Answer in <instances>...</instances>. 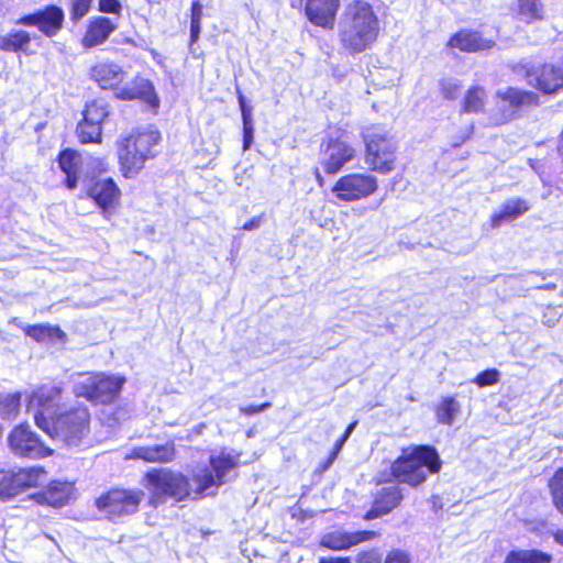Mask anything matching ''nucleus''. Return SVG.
<instances>
[{
	"label": "nucleus",
	"mask_w": 563,
	"mask_h": 563,
	"mask_svg": "<svg viewBox=\"0 0 563 563\" xmlns=\"http://www.w3.org/2000/svg\"><path fill=\"white\" fill-rule=\"evenodd\" d=\"M378 32V18L368 2L355 0L345 5L338 23V35L349 54H360L371 48Z\"/></svg>",
	"instance_id": "nucleus-1"
},
{
	"label": "nucleus",
	"mask_w": 563,
	"mask_h": 563,
	"mask_svg": "<svg viewBox=\"0 0 563 563\" xmlns=\"http://www.w3.org/2000/svg\"><path fill=\"white\" fill-rule=\"evenodd\" d=\"M441 461L437 450L428 445H417L405 450L391 464V474L400 483L418 486L429 473H438Z\"/></svg>",
	"instance_id": "nucleus-2"
},
{
	"label": "nucleus",
	"mask_w": 563,
	"mask_h": 563,
	"mask_svg": "<svg viewBox=\"0 0 563 563\" xmlns=\"http://www.w3.org/2000/svg\"><path fill=\"white\" fill-rule=\"evenodd\" d=\"M239 455L221 452L219 455H210V470H201L195 474L191 483L183 475L178 474V500L183 498L185 490L186 497L194 499L209 495V489L219 487L228 481L229 474L236 467ZM213 494V492H211Z\"/></svg>",
	"instance_id": "nucleus-3"
},
{
	"label": "nucleus",
	"mask_w": 563,
	"mask_h": 563,
	"mask_svg": "<svg viewBox=\"0 0 563 563\" xmlns=\"http://www.w3.org/2000/svg\"><path fill=\"white\" fill-rule=\"evenodd\" d=\"M159 140V132L150 126L119 141L118 154L125 177L137 174L144 163L155 155L154 147Z\"/></svg>",
	"instance_id": "nucleus-4"
},
{
	"label": "nucleus",
	"mask_w": 563,
	"mask_h": 563,
	"mask_svg": "<svg viewBox=\"0 0 563 563\" xmlns=\"http://www.w3.org/2000/svg\"><path fill=\"white\" fill-rule=\"evenodd\" d=\"M125 383V377L103 373L78 374L74 384L77 397H84L97 404H110L115 400Z\"/></svg>",
	"instance_id": "nucleus-5"
},
{
	"label": "nucleus",
	"mask_w": 563,
	"mask_h": 563,
	"mask_svg": "<svg viewBox=\"0 0 563 563\" xmlns=\"http://www.w3.org/2000/svg\"><path fill=\"white\" fill-rule=\"evenodd\" d=\"M62 401V388L45 384L27 396L26 409L33 415L36 426L51 434L52 422L58 417Z\"/></svg>",
	"instance_id": "nucleus-6"
},
{
	"label": "nucleus",
	"mask_w": 563,
	"mask_h": 563,
	"mask_svg": "<svg viewBox=\"0 0 563 563\" xmlns=\"http://www.w3.org/2000/svg\"><path fill=\"white\" fill-rule=\"evenodd\" d=\"M90 415L84 405L70 407L52 422L51 438H57L68 446H77L89 433Z\"/></svg>",
	"instance_id": "nucleus-7"
},
{
	"label": "nucleus",
	"mask_w": 563,
	"mask_h": 563,
	"mask_svg": "<svg viewBox=\"0 0 563 563\" xmlns=\"http://www.w3.org/2000/svg\"><path fill=\"white\" fill-rule=\"evenodd\" d=\"M143 497L144 493L142 490L117 488L97 498L96 506L110 520L117 521L134 514Z\"/></svg>",
	"instance_id": "nucleus-8"
},
{
	"label": "nucleus",
	"mask_w": 563,
	"mask_h": 563,
	"mask_svg": "<svg viewBox=\"0 0 563 563\" xmlns=\"http://www.w3.org/2000/svg\"><path fill=\"white\" fill-rule=\"evenodd\" d=\"M364 141L366 144L365 162L373 170L382 174L391 172L395 166V142L382 134L377 129H368L364 133Z\"/></svg>",
	"instance_id": "nucleus-9"
},
{
	"label": "nucleus",
	"mask_w": 563,
	"mask_h": 563,
	"mask_svg": "<svg viewBox=\"0 0 563 563\" xmlns=\"http://www.w3.org/2000/svg\"><path fill=\"white\" fill-rule=\"evenodd\" d=\"M109 113V104L103 99H93L86 103L82 111V119L76 128L80 143H101L102 125Z\"/></svg>",
	"instance_id": "nucleus-10"
},
{
	"label": "nucleus",
	"mask_w": 563,
	"mask_h": 563,
	"mask_svg": "<svg viewBox=\"0 0 563 563\" xmlns=\"http://www.w3.org/2000/svg\"><path fill=\"white\" fill-rule=\"evenodd\" d=\"M65 21L64 10L56 4H48L34 12L20 16L15 24L23 26H35L47 37L56 36L63 29Z\"/></svg>",
	"instance_id": "nucleus-11"
},
{
	"label": "nucleus",
	"mask_w": 563,
	"mask_h": 563,
	"mask_svg": "<svg viewBox=\"0 0 563 563\" xmlns=\"http://www.w3.org/2000/svg\"><path fill=\"white\" fill-rule=\"evenodd\" d=\"M377 189L376 177L368 174H349L335 183L332 191L343 201H355L373 195Z\"/></svg>",
	"instance_id": "nucleus-12"
},
{
	"label": "nucleus",
	"mask_w": 563,
	"mask_h": 563,
	"mask_svg": "<svg viewBox=\"0 0 563 563\" xmlns=\"http://www.w3.org/2000/svg\"><path fill=\"white\" fill-rule=\"evenodd\" d=\"M8 442L11 451L19 456L40 459L52 454L27 424L16 426L10 432Z\"/></svg>",
	"instance_id": "nucleus-13"
},
{
	"label": "nucleus",
	"mask_w": 563,
	"mask_h": 563,
	"mask_svg": "<svg viewBox=\"0 0 563 563\" xmlns=\"http://www.w3.org/2000/svg\"><path fill=\"white\" fill-rule=\"evenodd\" d=\"M355 157V150L340 139H330L321 144L320 165L327 174H336Z\"/></svg>",
	"instance_id": "nucleus-14"
},
{
	"label": "nucleus",
	"mask_w": 563,
	"mask_h": 563,
	"mask_svg": "<svg viewBox=\"0 0 563 563\" xmlns=\"http://www.w3.org/2000/svg\"><path fill=\"white\" fill-rule=\"evenodd\" d=\"M45 471L42 467L20 468L15 473L5 471V488L8 500L29 487H36L45 481Z\"/></svg>",
	"instance_id": "nucleus-15"
},
{
	"label": "nucleus",
	"mask_w": 563,
	"mask_h": 563,
	"mask_svg": "<svg viewBox=\"0 0 563 563\" xmlns=\"http://www.w3.org/2000/svg\"><path fill=\"white\" fill-rule=\"evenodd\" d=\"M114 96L121 100L140 99L151 108L158 107V98L154 91L153 84L143 77H135L132 81L118 85Z\"/></svg>",
	"instance_id": "nucleus-16"
},
{
	"label": "nucleus",
	"mask_w": 563,
	"mask_h": 563,
	"mask_svg": "<svg viewBox=\"0 0 563 563\" xmlns=\"http://www.w3.org/2000/svg\"><path fill=\"white\" fill-rule=\"evenodd\" d=\"M530 85L544 93H553L563 88V60L562 65L545 64L540 69L528 73Z\"/></svg>",
	"instance_id": "nucleus-17"
},
{
	"label": "nucleus",
	"mask_w": 563,
	"mask_h": 563,
	"mask_svg": "<svg viewBox=\"0 0 563 563\" xmlns=\"http://www.w3.org/2000/svg\"><path fill=\"white\" fill-rule=\"evenodd\" d=\"M117 27L118 25L110 18L102 15L91 18L81 38L82 47L92 48L103 44Z\"/></svg>",
	"instance_id": "nucleus-18"
},
{
	"label": "nucleus",
	"mask_w": 563,
	"mask_h": 563,
	"mask_svg": "<svg viewBox=\"0 0 563 563\" xmlns=\"http://www.w3.org/2000/svg\"><path fill=\"white\" fill-rule=\"evenodd\" d=\"M340 0H307L306 14L316 25L332 29Z\"/></svg>",
	"instance_id": "nucleus-19"
},
{
	"label": "nucleus",
	"mask_w": 563,
	"mask_h": 563,
	"mask_svg": "<svg viewBox=\"0 0 563 563\" xmlns=\"http://www.w3.org/2000/svg\"><path fill=\"white\" fill-rule=\"evenodd\" d=\"M376 537L375 531H333L325 534L321 540V545L331 550H346L353 545L362 543L364 541L372 540Z\"/></svg>",
	"instance_id": "nucleus-20"
},
{
	"label": "nucleus",
	"mask_w": 563,
	"mask_h": 563,
	"mask_svg": "<svg viewBox=\"0 0 563 563\" xmlns=\"http://www.w3.org/2000/svg\"><path fill=\"white\" fill-rule=\"evenodd\" d=\"M120 195L121 191L112 178L98 179L88 189V196L103 211L113 208Z\"/></svg>",
	"instance_id": "nucleus-21"
},
{
	"label": "nucleus",
	"mask_w": 563,
	"mask_h": 563,
	"mask_svg": "<svg viewBox=\"0 0 563 563\" xmlns=\"http://www.w3.org/2000/svg\"><path fill=\"white\" fill-rule=\"evenodd\" d=\"M401 500L402 494L398 486L393 485L384 487L377 493L372 508L366 512L364 518L372 520L387 515L398 507Z\"/></svg>",
	"instance_id": "nucleus-22"
},
{
	"label": "nucleus",
	"mask_w": 563,
	"mask_h": 563,
	"mask_svg": "<svg viewBox=\"0 0 563 563\" xmlns=\"http://www.w3.org/2000/svg\"><path fill=\"white\" fill-rule=\"evenodd\" d=\"M90 77L102 88L113 89L122 84L124 71L121 66L114 63H98L90 69Z\"/></svg>",
	"instance_id": "nucleus-23"
},
{
	"label": "nucleus",
	"mask_w": 563,
	"mask_h": 563,
	"mask_svg": "<svg viewBox=\"0 0 563 563\" xmlns=\"http://www.w3.org/2000/svg\"><path fill=\"white\" fill-rule=\"evenodd\" d=\"M146 486L155 496L176 495V476L166 468L152 470L145 475Z\"/></svg>",
	"instance_id": "nucleus-24"
},
{
	"label": "nucleus",
	"mask_w": 563,
	"mask_h": 563,
	"mask_svg": "<svg viewBox=\"0 0 563 563\" xmlns=\"http://www.w3.org/2000/svg\"><path fill=\"white\" fill-rule=\"evenodd\" d=\"M448 44L462 52H478L493 47L495 42L484 38L478 32L462 30L452 35Z\"/></svg>",
	"instance_id": "nucleus-25"
},
{
	"label": "nucleus",
	"mask_w": 563,
	"mask_h": 563,
	"mask_svg": "<svg viewBox=\"0 0 563 563\" xmlns=\"http://www.w3.org/2000/svg\"><path fill=\"white\" fill-rule=\"evenodd\" d=\"M175 448L173 443L156 444L152 446L133 448L126 459H140L145 462H167L173 460Z\"/></svg>",
	"instance_id": "nucleus-26"
},
{
	"label": "nucleus",
	"mask_w": 563,
	"mask_h": 563,
	"mask_svg": "<svg viewBox=\"0 0 563 563\" xmlns=\"http://www.w3.org/2000/svg\"><path fill=\"white\" fill-rule=\"evenodd\" d=\"M530 210V205L522 198L507 199L500 207V210L492 214V225L500 227L504 222L518 219Z\"/></svg>",
	"instance_id": "nucleus-27"
},
{
	"label": "nucleus",
	"mask_w": 563,
	"mask_h": 563,
	"mask_svg": "<svg viewBox=\"0 0 563 563\" xmlns=\"http://www.w3.org/2000/svg\"><path fill=\"white\" fill-rule=\"evenodd\" d=\"M71 485L66 482H53L45 490L35 495L38 504H45L55 508L63 507L70 498Z\"/></svg>",
	"instance_id": "nucleus-28"
},
{
	"label": "nucleus",
	"mask_w": 563,
	"mask_h": 563,
	"mask_svg": "<svg viewBox=\"0 0 563 563\" xmlns=\"http://www.w3.org/2000/svg\"><path fill=\"white\" fill-rule=\"evenodd\" d=\"M79 155L70 148H66L59 153L58 165L66 175L65 184L68 189H75L77 187L79 179Z\"/></svg>",
	"instance_id": "nucleus-29"
},
{
	"label": "nucleus",
	"mask_w": 563,
	"mask_h": 563,
	"mask_svg": "<svg viewBox=\"0 0 563 563\" xmlns=\"http://www.w3.org/2000/svg\"><path fill=\"white\" fill-rule=\"evenodd\" d=\"M25 332L37 342L64 343L66 341V333L57 325H29Z\"/></svg>",
	"instance_id": "nucleus-30"
},
{
	"label": "nucleus",
	"mask_w": 563,
	"mask_h": 563,
	"mask_svg": "<svg viewBox=\"0 0 563 563\" xmlns=\"http://www.w3.org/2000/svg\"><path fill=\"white\" fill-rule=\"evenodd\" d=\"M32 41L31 34L24 30H12L0 35V49L4 52H25Z\"/></svg>",
	"instance_id": "nucleus-31"
},
{
	"label": "nucleus",
	"mask_w": 563,
	"mask_h": 563,
	"mask_svg": "<svg viewBox=\"0 0 563 563\" xmlns=\"http://www.w3.org/2000/svg\"><path fill=\"white\" fill-rule=\"evenodd\" d=\"M497 96L503 101H508L514 108L536 104L538 102V96L534 92L525 91L512 87H508L505 90H498Z\"/></svg>",
	"instance_id": "nucleus-32"
},
{
	"label": "nucleus",
	"mask_w": 563,
	"mask_h": 563,
	"mask_svg": "<svg viewBox=\"0 0 563 563\" xmlns=\"http://www.w3.org/2000/svg\"><path fill=\"white\" fill-rule=\"evenodd\" d=\"M552 556L539 550H512L504 563H551Z\"/></svg>",
	"instance_id": "nucleus-33"
},
{
	"label": "nucleus",
	"mask_w": 563,
	"mask_h": 563,
	"mask_svg": "<svg viewBox=\"0 0 563 563\" xmlns=\"http://www.w3.org/2000/svg\"><path fill=\"white\" fill-rule=\"evenodd\" d=\"M486 92L482 87L475 86L467 90L463 104L462 112L477 113L484 109Z\"/></svg>",
	"instance_id": "nucleus-34"
},
{
	"label": "nucleus",
	"mask_w": 563,
	"mask_h": 563,
	"mask_svg": "<svg viewBox=\"0 0 563 563\" xmlns=\"http://www.w3.org/2000/svg\"><path fill=\"white\" fill-rule=\"evenodd\" d=\"M519 15L528 23L544 18V9L541 0H518Z\"/></svg>",
	"instance_id": "nucleus-35"
},
{
	"label": "nucleus",
	"mask_w": 563,
	"mask_h": 563,
	"mask_svg": "<svg viewBox=\"0 0 563 563\" xmlns=\"http://www.w3.org/2000/svg\"><path fill=\"white\" fill-rule=\"evenodd\" d=\"M461 406L453 397H445L437 409V418L440 423L451 426L456 415L460 412Z\"/></svg>",
	"instance_id": "nucleus-36"
},
{
	"label": "nucleus",
	"mask_w": 563,
	"mask_h": 563,
	"mask_svg": "<svg viewBox=\"0 0 563 563\" xmlns=\"http://www.w3.org/2000/svg\"><path fill=\"white\" fill-rule=\"evenodd\" d=\"M21 406V394H8L0 400V417L7 420L13 419L19 413Z\"/></svg>",
	"instance_id": "nucleus-37"
},
{
	"label": "nucleus",
	"mask_w": 563,
	"mask_h": 563,
	"mask_svg": "<svg viewBox=\"0 0 563 563\" xmlns=\"http://www.w3.org/2000/svg\"><path fill=\"white\" fill-rule=\"evenodd\" d=\"M549 487L555 507L563 515V468L554 473L553 477L550 479Z\"/></svg>",
	"instance_id": "nucleus-38"
},
{
	"label": "nucleus",
	"mask_w": 563,
	"mask_h": 563,
	"mask_svg": "<svg viewBox=\"0 0 563 563\" xmlns=\"http://www.w3.org/2000/svg\"><path fill=\"white\" fill-rule=\"evenodd\" d=\"M462 85L459 79L443 78L440 80V90L443 98L455 100L461 95Z\"/></svg>",
	"instance_id": "nucleus-39"
},
{
	"label": "nucleus",
	"mask_w": 563,
	"mask_h": 563,
	"mask_svg": "<svg viewBox=\"0 0 563 563\" xmlns=\"http://www.w3.org/2000/svg\"><path fill=\"white\" fill-rule=\"evenodd\" d=\"M202 15V5L199 2H194L191 7V21H190V38L196 42L200 34V20Z\"/></svg>",
	"instance_id": "nucleus-40"
},
{
	"label": "nucleus",
	"mask_w": 563,
	"mask_h": 563,
	"mask_svg": "<svg viewBox=\"0 0 563 563\" xmlns=\"http://www.w3.org/2000/svg\"><path fill=\"white\" fill-rule=\"evenodd\" d=\"M500 373L496 368H489L479 373L474 379L478 387H486L495 385L499 382Z\"/></svg>",
	"instance_id": "nucleus-41"
},
{
	"label": "nucleus",
	"mask_w": 563,
	"mask_h": 563,
	"mask_svg": "<svg viewBox=\"0 0 563 563\" xmlns=\"http://www.w3.org/2000/svg\"><path fill=\"white\" fill-rule=\"evenodd\" d=\"M92 0H71L70 19L76 22L82 19L90 10Z\"/></svg>",
	"instance_id": "nucleus-42"
},
{
	"label": "nucleus",
	"mask_w": 563,
	"mask_h": 563,
	"mask_svg": "<svg viewBox=\"0 0 563 563\" xmlns=\"http://www.w3.org/2000/svg\"><path fill=\"white\" fill-rule=\"evenodd\" d=\"M243 121V151H247L253 143L254 137V125L253 118L249 117V113L242 118Z\"/></svg>",
	"instance_id": "nucleus-43"
},
{
	"label": "nucleus",
	"mask_w": 563,
	"mask_h": 563,
	"mask_svg": "<svg viewBox=\"0 0 563 563\" xmlns=\"http://www.w3.org/2000/svg\"><path fill=\"white\" fill-rule=\"evenodd\" d=\"M98 10L102 13L120 15L122 11V4L120 0H99Z\"/></svg>",
	"instance_id": "nucleus-44"
},
{
	"label": "nucleus",
	"mask_w": 563,
	"mask_h": 563,
	"mask_svg": "<svg viewBox=\"0 0 563 563\" xmlns=\"http://www.w3.org/2000/svg\"><path fill=\"white\" fill-rule=\"evenodd\" d=\"M385 563H409V558L401 551H393L387 555Z\"/></svg>",
	"instance_id": "nucleus-45"
},
{
	"label": "nucleus",
	"mask_w": 563,
	"mask_h": 563,
	"mask_svg": "<svg viewBox=\"0 0 563 563\" xmlns=\"http://www.w3.org/2000/svg\"><path fill=\"white\" fill-rule=\"evenodd\" d=\"M269 407H271V404L269 402H265V404H263L261 406L241 407L240 410H241V412H243L246 416H252V415H255V413H260V412L264 411L265 409H267Z\"/></svg>",
	"instance_id": "nucleus-46"
},
{
	"label": "nucleus",
	"mask_w": 563,
	"mask_h": 563,
	"mask_svg": "<svg viewBox=\"0 0 563 563\" xmlns=\"http://www.w3.org/2000/svg\"><path fill=\"white\" fill-rule=\"evenodd\" d=\"M238 100L242 118H244L246 113H249V117H252V108L246 104L245 98L240 90L238 91Z\"/></svg>",
	"instance_id": "nucleus-47"
},
{
	"label": "nucleus",
	"mask_w": 563,
	"mask_h": 563,
	"mask_svg": "<svg viewBox=\"0 0 563 563\" xmlns=\"http://www.w3.org/2000/svg\"><path fill=\"white\" fill-rule=\"evenodd\" d=\"M356 426H357V421H353L352 423H350L347 426L344 434L338 440L339 448H343L344 443L347 441V439L350 438V435L352 434V432L354 431Z\"/></svg>",
	"instance_id": "nucleus-48"
},
{
	"label": "nucleus",
	"mask_w": 563,
	"mask_h": 563,
	"mask_svg": "<svg viewBox=\"0 0 563 563\" xmlns=\"http://www.w3.org/2000/svg\"><path fill=\"white\" fill-rule=\"evenodd\" d=\"M341 450H342V448L338 446V441H336L332 453L330 454V456L328 457L327 462L323 465V470H328L332 465V463L335 461V459L338 457Z\"/></svg>",
	"instance_id": "nucleus-49"
},
{
	"label": "nucleus",
	"mask_w": 563,
	"mask_h": 563,
	"mask_svg": "<svg viewBox=\"0 0 563 563\" xmlns=\"http://www.w3.org/2000/svg\"><path fill=\"white\" fill-rule=\"evenodd\" d=\"M261 225V218L254 217L243 224V230L251 231Z\"/></svg>",
	"instance_id": "nucleus-50"
},
{
	"label": "nucleus",
	"mask_w": 563,
	"mask_h": 563,
	"mask_svg": "<svg viewBox=\"0 0 563 563\" xmlns=\"http://www.w3.org/2000/svg\"><path fill=\"white\" fill-rule=\"evenodd\" d=\"M5 471L0 470V499L2 501L8 500L7 494L2 493V488H5Z\"/></svg>",
	"instance_id": "nucleus-51"
},
{
	"label": "nucleus",
	"mask_w": 563,
	"mask_h": 563,
	"mask_svg": "<svg viewBox=\"0 0 563 563\" xmlns=\"http://www.w3.org/2000/svg\"><path fill=\"white\" fill-rule=\"evenodd\" d=\"M319 563H351L349 558H321Z\"/></svg>",
	"instance_id": "nucleus-52"
},
{
	"label": "nucleus",
	"mask_w": 563,
	"mask_h": 563,
	"mask_svg": "<svg viewBox=\"0 0 563 563\" xmlns=\"http://www.w3.org/2000/svg\"><path fill=\"white\" fill-rule=\"evenodd\" d=\"M554 540L563 545V530H558L555 533H554Z\"/></svg>",
	"instance_id": "nucleus-53"
},
{
	"label": "nucleus",
	"mask_w": 563,
	"mask_h": 563,
	"mask_svg": "<svg viewBox=\"0 0 563 563\" xmlns=\"http://www.w3.org/2000/svg\"><path fill=\"white\" fill-rule=\"evenodd\" d=\"M316 178H317L319 185L322 186L323 185V177L321 176V174H320L318 168L316 169Z\"/></svg>",
	"instance_id": "nucleus-54"
},
{
	"label": "nucleus",
	"mask_w": 563,
	"mask_h": 563,
	"mask_svg": "<svg viewBox=\"0 0 563 563\" xmlns=\"http://www.w3.org/2000/svg\"><path fill=\"white\" fill-rule=\"evenodd\" d=\"M368 556H369V554H362V555H360V562L361 563H369Z\"/></svg>",
	"instance_id": "nucleus-55"
}]
</instances>
